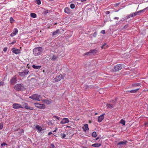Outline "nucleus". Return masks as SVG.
<instances>
[{
	"label": "nucleus",
	"instance_id": "nucleus-12",
	"mask_svg": "<svg viewBox=\"0 0 148 148\" xmlns=\"http://www.w3.org/2000/svg\"><path fill=\"white\" fill-rule=\"evenodd\" d=\"M18 32V30L16 28H14L13 32L10 35L11 37H13L16 35Z\"/></svg>",
	"mask_w": 148,
	"mask_h": 148
},
{
	"label": "nucleus",
	"instance_id": "nucleus-2",
	"mask_svg": "<svg viewBox=\"0 0 148 148\" xmlns=\"http://www.w3.org/2000/svg\"><path fill=\"white\" fill-rule=\"evenodd\" d=\"M29 72L28 69H25V67H22L21 69V71L18 72V75L21 77H24L27 75Z\"/></svg>",
	"mask_w": 148,
	"mask_h": 148
},
{
	"label": "nucleus",
	"instance_id": "nucleus-61",
	"mask_svg": "<svg viewBox=\"0 0 148 148\" xmlns=\"http://www.w3.org/2000/svg\"><path fill=\"white\" fill-rule=\"evenodd\" d=\"M66 128H67V127H69H69H70V126H66Z\"/></svg>",
	"mask_w": 148,
	"mask_h": 148
},
{
	"label": "nucleus",
	"instance_id": "nucleus-28",
	"mask_svg": "<svg viewBox=\"0 0 148 148\" xmlns=\"http://www.w3.org/2000/svg\"><path fill=\"white\" fill-rule=\"evenodd\" d=\"M140 83H135V84H132V86H133L136 87L140 86Z\"/></svg>",
	"mask_w": 148,
	"mask_h": 148
},
{
	"label": "nucleus",
	"instance_id": "nucleus-41",
	"mask_svg": "<svg viewBox=\"0 0 148 148\" xmlns=\"http://www.w3.org/2000/svg\"><path fill=\"white\" fill-rule=\"evenodd\" d=\"M14 21V20L13 19V18H11V17L10 18V22L11 23H12Z\"/></svg>",
	"mask_w": 148,
	"mask_h": 148
},
{
	"label": "nucleus",
	"instance_id": "nucleus-34",
	"mask_svg": "<svg viewBox=\"0 0 148 148\" xmlns=\"http://www.w3.org/2000/svg\"><path fill=\"white\" fill-rule=\"evenodd\" d=\"M35 127L37 130H41V127L38 125H36Z\"/></svg>",
	"mask_w": 148,
	"mask_h": 148
},
{
	"label": "nucleus",
	"instance_id": "nucleus-17",
	"mask_svg": "<svg viewBox=\"0 0 148 148\" xmlns=\"http://www.w3.org/2000/svg\"><path fill=\"white\" fill-rule=\"evenodd\" d=\"M58 57L54 55H53L51 56L49 59H50L52 61H55L57 59Z\"/></svg>",
	"mask_w": 148,
	"mask_h": 148
},
{
	"label": "nucleus",
	"instance_id": "nucleus-38",
	"mask_svg": "<svg viewBox=\"0 0 148 148\" xmlns=\"http://www.w3.org/2000/svg\"><path fill=\"white\" fill-rule=\"evenodd\" d=\"M36 3L38 5H40L41 4V2L40 0H37L36 1Z\"/></svg>",
	"mask_w": 148,
	"mask_h": 148
},
{
	"label": "nucleus",
	"instance_id": "nucleus-10",
	"mask_svg": "<svg viewBox=\"0 0 148 148\" xmlns=\"http://www.w3.org/2000/svg\"><path fill=\"white\" fill-rule=\"evenodd\" d=\"M69 122V120L68 118H63L60 121V123L61 124H63Z\"/></svg>",
	"mask_w": 148,
	"mask_h": 148
},
{
	"label": "nucleus",
	"instance_id": "nucleus-6",
	"mask_svg": "<svg viewBox=\"0 0 148 148\" xmlns=\"http://www.w3.org/2000/svg\"><path fill=\"white\" fill-rule=\"evenodd\" d=\"M34 104L36 107L39 108L44 109L45 108V106L44 104H40L38 103H35Z\"/></svg>",
	"mask_w": 148,
	"mask_h": 148
},
{
	"label": "nucleus",
	"instance_id": "nucleus-56",
	"mask_svg": "<svg viewBox=\"0 0 148 148\" xmlns=\"http://www.w3.org/2000/svg\"><path fill=\"white\" fill-rule=\"evenodd\" d=\"M114 19L118 20L119 19V18L118 17H115L114 18Z\"/></svg>",
	"mask_w": 148,
	"mask_h": 148
},
{
	"label": "nucleus",
	"instance_id": "nucleus-40",
	"mask_svg": "<svg viewBox=\"0 0 148 148\" xmlns=\"http://www.w3.org/2000/svg\"><path fill=\"white\" fill-rule=\"evenodd\" d=\"M7 144L5 143H2L1 144V147L3 146H5V145H7Z\"/></svg>",
	"mask_w": 148,
	"mask_h": 148
},
{
	"label": "nucleus",
	"instance_id": "nucleus-25",
	"mask_svg": "<svg viewBox=\"0 0 148 148\" xmlns=\"http://www.w3.org/2000/svg\"><path fill=\"white\" fill-rule=\"evenodd\" d=\"M127 142V141H121L119 142L117 144L118 145H125L126 144Z\"/></svg>",
	"mask_w": 148,
	"mask_h": 148
},
{
	"label": "nucleus",
	"instance_id": "nucleus-60",
	"mask_svg": "<svg viewBox=\"0 0 148 148\" xmlns=\"http://www.w3.org/2000/svg\"><path fill=\"white\" fill-rule=\"evenodd\" d=\"M98 138H99V137H97V138H96V140H97L98 139Z\"/></svg>",
	"mask_w": 148,
	"mask_h": 148
},
{
	"label": "nucleus",
	"instance_id": "nucleus-54",
	"mask_svg": "<svg viewBox=\"0 0 148 148\" xmlns=\"http://www.w3.org/2000/svg\"><path fill=\"white\" fill-rule=\"evenodd\" d=\"M23 105L25 106H27V105H28V104L27 103H23Z\"/></svg>",
	"mask_w": 148,
	"mask_h": 148
},
{
	"label": "nucleus",
	"instance_id": "nucleus-36",
	"mask_svg": "<svg viewBox=\"0 0 148 148\" xmlns=\"http://www.w3.org/2000/svg\"><path fill=\"white\" fill-rule=\"evenodd\" d=\"M61 136L62 138H64L66 136V135L64 134H61Z\"/></svg>",
	"mask_w": 148,
	"mask_h": 148
},
{
	"label": "nucleus",
	"instance_id": "nucleus-22",
	"mask_svg": "<svg viewBox=\"0 0 148 148\" xmlns=\"http://www.w3.org/2000/svg\"><path fill=\"white\" fill-rule=\"evenodd\" d=\"M51 12V11L50 10L49 11L48 10H47L45 9L43 11L42 13L44 14H45L49 12Z\"/></svg>",
	"mask_w": 148,
	"mask_h": 148
},
{
	"label": "nucleus",
	"instance_id": "nucleus-14",
	"mask_svg": "<svg viewBox=\"0 0 148 148\" xmlns=\"http://www.w3.org/2000/svg\"><path fill=\"white\" fill-rule=\"evenodd\" d=\"M17 80L16 77L15 76H14L12 78L10 82L11 84H13L16 83Z\"/></svg>",
	"mask_w": 148,
	"mask_h": 148
},
{
	"label": "nucleus",
	"instance_id": "nucleus-39",
	"mask_svg": "<svg viewBox=\"0 0 148 148\" xmlns=\"http://www.w3.org/2000/svg\"><path fill=\"white\" fill-rule=\"evenodd\" d=\"M48 125L49 126H51V125H52V123L51 121H48Z\"/></svg>",
	"mask_w": 148,
	"mask_h": 148
},
{
	"label": "nucleus",
	"instance_id": "nucleus-58",
	"mask_svg": "<svg viewBox=\"0 0 148 148\" xmlns=\"http://www.w3.org/2000/svg\"><path fill=\"white\" fill-rule=\"evenodd\" d=\"M38 130V132L39 133H40V132L42 131V130Z\"/></svg>",
	"mask_w": 148,
	"mask_h": 148
},
{
	"label": "nucleus",
	"instance_id": "nucleus-59",
	"mask_svg": "<svg viewBox=\"0 0 148 148\" xmlns=\"http://www.w3.org/2000/svg\"><path fill=\"white\" fill-rule=\"evenodd\" d=\"M56 130H54V131H53V132H56Z\"/></svg>",
	"mask_w": 148,
	"mask_h": 148
},
{
	"label": "nucleus",
	"instance_id": "nucleus-51",
	"mask_svg": "<svg viewBox=\"0 0 148 148\" xmlns=\"http://www.w3.org/2000/svg\"><path fill=\"white\" fill-rule=\"evenodd\" d=\"M144 125L145 126H146L147 125H148V122H147L145 123L144 124Z\"/></svg>",
	"mask_w": 148,
	"mask_h": 148
},
{
	"label": "nucleus",
	"instance_id": "nucleus-4",
	"mask_svg": "<svg viewBox=\"0 0 148 148\" xmlns=\"http://www.w3.org/2000/svg\"><path fill=\"white\" fill-rule=\"evenodd\" d=\"M14 89L16 90L23 91L25 89L21 84H17L14 87Z\"/></svg>",
	"mask_w": 148,
	"mask_h": 148
},
{
	"label": "nucleus",
	"instance_id": "nucleus-35",
	"mask_svg": "<svg viewBox=\"0 0 148 148\" xmlns=\"http://www.w3.org/2000/svg\"><path fill=\"white\" fill-rule=\"evenodd\" d=\"M95 51V49H94L92 50H91L90 51V53H91V55H92L94 53V52Z\"/></svg>",
	"mask_w": 148,
	"mask_h": 148
},
{
	"label": "nucleus",
	"instance_id": "nucleus-1",
	"mask_svg": "<svg viewBox=\"0 0 148 148\" xmlns=\"http://www.w3.org/2000/svg\"><path fill=\"white\" fill-rule=\"evenodd\" d=\"M42 51L43 49L42 47H36L33 50V54L35 56H38L42 53Z\"/></svg>",
	"mask_w": 148,
	"mask_h": 148
},
{
	"label": "nucleus",
	"instance_id": "nucleus-55",
	"mask_svg": "<svg viewBox=\"0 0 148 148\" xmlns=\"http://www.w3.org/2000/svg\"><path fill=\"white\" fill-rule=\"evenodd\" d=\"M16 41H13L11 43V44H14L16 42Z\"/></svg>",
	"mask_w": 148,
	"mask_h": 148
},
{
	"label": "nucleus",
	"instance_id": "nucleus-52",
	"mask_svg": "<svg viewBox=\"0 0 148 148\" xmlns=\"http://www.w3.org/2000/svg\"><path fill=\"white\" fill-rule=\"evenodd\" d=\"M101 32L103 34H105V30H102Z\"/></svg>",
	"mask_w": 148,
	"mask_h": 148
},
{
	"label": "nucleus",
	"instance_id": "nucleus-49",
	"mask_svg": "<svg viewBox=\"0 0 148 148\" xmlns=\"http://www.w3.org/2000/svg\"><path fill=\"white\" fill-rule=\"evenodd\" d=\"M106 43H104V44H103L102 46H101V48L102 49H103V48H104V47L106 45Z\"/></svg>",
	"mask_w": 148,
	"mask_h": 148
},
{
	"label": "nucleus",
	"instance_id": "nucleus-46",
	"mask_svg": "<svg viewBox=\"0 0 148 148\" xmlns=\"http://www.w3.org/2000/svg\"><path fill=\"white\" fill-rule=\"evenodd\" d=\"M97 35V33L96 32H94L92 35L94 37H95Z\"/></svg>",
	"mask_w": 148,
	"mask_h": 148
},
{
	"label": "nucleus",
	"instance_id": "nucleus-21",
	"mask_svg": "<svg viewBox=\"0 0 148 148\" xmlns=\"http://www.w3.org/2000/svg\"><path fill=\"white\" fill-rule=\"evenodd\" d=\"M132 17V14H131L129 15H127L126 17L125 18H123V20H124Z\"/></svg>",
	"mask_w": 148,
	"mask_h": 148
},
{
	"label": "nucleus",
	"instance_id": "nucleus-48",
	"mask_svg": "<svg viewBox=\"0 0 148 148\" xmlns=\"http://www.w3.org/2000/svg\"><path fill=\"white\" fill-rule=\"evenodd\" d=\"M4 85V83L3 82H0V86Z\"/></svg>",
	"mask_w": 148,
	"mask_h": 148
},
{
	"label": "nucleus",
	"instance_id": "nucleus-16",
	"mask_svg": "<svg viewBox=\"0 0 148 148\" xmlns=\"http://www.w3.org/2000/svg\"><path fill=\"white\" fill-rule=\"evenodd\" d=\"M140 88H138L134 90H128L127 91V92H130V93H136V92H137V91L139 90Z\"/></svg>",
	"mask_w": 148,
	"mask_h": 148
},
{
	"label": "nucleus",
	"instance_id": "nucleus-37",
	"mask_svg": "<svg viewBox=\"0 0 148 148\" xmlns=\"http://www.w3.org/2000/svg\"><path fill=\"white\" fill-rule=\"evenodd\" d=\"M90 51L89 52H87L84 54V55H91Z\"/></svg>",
	"mask_w": 148,
	"mask_h": 148
},
{
	"label": "nucleus",
	"instance_id": "nucleus-24",
	"mask_svg": "<svg viewBox=\"0 0 148 148\" xmlns=\"http://www.w3.org/2000/svg\"><path fill=\"white\" fill-rule=\"evenodd\" d=\"M24 108L27 109H30L31 110H33L34 108L32 107H31L27 105V106H25L24 107Z\"/></svg>",
	"mask_w": 148,
	"mask_h": 148
},
{
	"label": "nucleus",
	"instance_id": "nucleus-62",
	"mask_svg": "<svg viewBox=\"0 0 148 148\" xmlns=\"http://www.w3.org/2000/svg\"><path fill=\"white\" fill-rule=\"evenodd\" d=\"M119 4V3L116 4V5H118Z\"/></svg>",
	"mask_w": 148,
	"mask_h": 148
},
{
	"label": "nucleus",
	"instance_id": "nucleus-30",
	"mask_svg": "<svg viewBox=\"0 0 148 148\" xmlns=\"http://www.w3.org/2000/svg\"><path fill=\"white\" fill-rule=\"evenodd\" d=\"M43 102L47 104H49L50 103V102L47 100H44L43 101Z\"/></svg>",
	"mask_w": 148,
	"mask_h": 148
},
{
	"label": "nucleus",
	"instance_id": "nucleus-45",
	"mask_svg": "<svg viewBox=\"0 0 148 148\" xmlns=\"http://www.w3.org/2000/svg\"><path fill=\"white\" fill-rule=\"evenodd\" d=\"M128 27V25H125L124 27H123V28L124 29H127Z\"/></svg>",
	"mask_w": 148,
	"mask_h": 148
},
{
	"label": "nucleus",
	"instance_id": "nucleus-7",
	"mask_svg": "<svg viewBox=\"0 0 148 148\" xmlns=\"http://www.w3.org/2000/svg\"><path fill=\"white\" fill-rule=\"evenodd\" d=\"M12 107L13 108L15 109H18L20 108H23V107H22L21 105L17 103H14L13 104Z\"/></svg>",
	"mask_w": 148,
	"mask_h": 148
},
{
	"label": "nucleus",
	"instance_id": "nucleus-29",
	"mask_svg": "<svg viewBox=\"0 0 148 148\" xmlns=\"http://www.w3.org/2000/svg\"><path fill=\"white\" fill-rule=\"evenodd\" d=\"M59 30H57L55 31L54 32H53L52 35H56L58 34L59 32Z\"/></svg>",
	"mask_w": 148,
	"mask_h": 148
},
{
	"label": "nucleus",
	"instance_id": "nucleus-5",
	"mask_svg": "<svg viewBox=\"0 0 148 148\" xmlns=\"http://www.w3.org/2000/svg\"><path fill=\"white\" fill-rule=\"evenodd\" d=\"M124 65L123 64H118L114 66L113 71H117L121 69L123 67H124Z\"/></svg>",
	"mask_w": 148,
	"mask_h": 148
},
{
	"label": "nucleus",
	"instance_id": "nucleus-33",
	"mask_svg": "<svg viewBox=\"0 0 148 148\" xmlns=\"http://www.w3.org/2000/svg\"><path fill=\"white\" fill-rule=\"evenodd\" d=\"M75 5L73 4H71L70 5V8L71 9H73L75 8Z\"/></svg>",
	"mask_w": 148,
	"mask_h": 148
},
{
	"label": "nucleus",
	"instance_id": "nucleus-19",
	"mask_svg": "<svg viewBox=\"0 0 148 148\" xmlns=\"http://www.w3.org/2000/svg\"><path fill=\"white\" fill-rule=\"evenodd\" d=\"M101 144L100 143H94L92 145V146L95 147H98L101 146Z\"/></svg>",
	"mask_w": 148,
	"mask_h": 148
},
{
	"label": "nucleus",
	"instance_id": "nucleus-26",
	"mask_svg": "<svg viewBox=\"0 0 148 148\" xmlns=\"http://www.w3.org/2000/svg\"><path fill=\"white\" fill-rule=\"evenodd\" d=\"M125 121L123 119H121L120 121V123L122 124L124 126L125 125Z\"/></svg>",
	"mask_w": 148,
	"mask_h": 148
},
{
	"label": "nucleus",
	"instance_id": "nucleus-15",
	"mask_svg": "<svg viewBox=\"0 0 148 148\" xmlns=\"http://www.w3.org/2000/svg\"><path fill=\"white\" fill-rule=\"evenodd\" d=\"M104 115L105 114H103L98 117V121L99 122H101L102 120L104 118Z\"/></svg>",
	"mask_w": 148,
	"mask_h": 148
},
{
	"label": "nucleus",
	"instance_id": "nucleus-20",
	"mask_svg": "<svg viewBox=\"0 0 148 148\" xmlns=\"http://www.w3.org/2000/svg\"><path fill=\"white\" fill-rule=\"evenodd\" d=\"M83 130H89L88 125L87 124L84 125V126L82 127Z\"/></svg>",
	"mask_w": 148,
	"mask_h": 148
},
{
	"label": "nucleus",
	"instance_id": "nucleus-23",
	"mask_svg": "<svg viewBox=\"0 0 148 148\" xmlns=\"http://www.w3.org/2000/svg\"><path fill=\"white\" fill-rule=\"evenodd\" d=\"M32 67L35 69H40L41 67V66H36L35 65H32Z\"/></svg>",
	"mask_w": 148,
	"mask_h": 148
},
{
	"label": "nucleus",
	"instance_id": "nucleus-43",
	"mask_svg": "<svg viewBox=\"0 0 148 148\" xmlns=\"http://www.w3.org/2000/svg\"><path fill=\"white\" fill-rule=\"evenodd\" d=\"M116 99H114V100H113L112 101H110V103L112 104H114V103H113V101H115V104L116 103Z\"/></svg>",
	"mask_w": 148,
	"mask_h": 148
},
{
	"label": "nucleus",
	"instance_id": "nucleus-8",
	"mask_svg": "<svg viewBox=\"0 0 148 148\" xmlns=\"http://www.w3.org/2000/svg\"><path fill=\"white\" fill-rule=\"evenodd\" d=\"M115 101H113V103H114V104H112L110 103L107 104L106 105V106L107 108L109 109H111L114 108L115 105Z\"/></svg>",
	"mask_w": 148,
	"mask_h": 148
},
{
	"label": "nucleus",
	"instance_id": "nucleus-50",
	"mask_svg": "<svg viewBox=\"0 0 148 148\" xmlns=\"http://www.w3.org/2000/svg\"><path fill=\"white\" fill-rule=\"evenodd\" d=\"M105 13H106V14H107V15L108 14H109L110 13V12L109 11H106V12Z\"/></svg>",
	"mask_w": 148,
	"mask_h": 148
},
{
	"label": "nucleus",
	"instance_id": "nucleus-18",
	"mask_svg": "<svg viewBox=\"0 0 148 148\" xmlns=\"http://www.w3.org/2000/svg\"><path fill=\"white\" fill-rule=\"evenodd\" d=\"M64 12L65 13L68 14H69L71 12L70 9L68 8H66L64 9Z\"/></svg>",
	"mask_w": 148,
	"mask_h": 148
},
{
	"label": "nucleus",
	"instance_id": "nucleus-57",
	"mask_svg": "<svg viewBox=\"0 0 148 148\" xmlns=\"http://www.w3.org/2000/svg\"><path fill=\"white\" fill-rule=\"evenodd\" d=\"M52 134V132H49V133H48V135H50L51 134Z\"/></svg>",
	"mask_w": 148,
	"mask_h": 148
},
{
	"label": "nucleus",
	"instance_id": "nucleus-27",
	"mask_svg": "<svg viewBox=\"0 0 148 148\" xmlns=\"http://www.w3.org/2000/svg\"><path fill=\"white\" fill-rule=\"evenodd\" d=\"M30 15L32 17L34 18H36L37 16L36 14L34 13H31Z\"/></svg>",
	"mask_w": 148,
	"mask_h": 148
},
{
	"label": "nucleus",
	"instance_id": "nucleus-3",
	"mask_svg": "<svg viewBox=\"0 0 148 148\" xmlns=\"http://www.w3.org/2000/svg\"><path fill=\"white\" fill-rule=\"evenodd\" d=\"M29 98L33 100L38 101H40L42 98L41 96L40 95L36 94H35L30 96Z\"/></svg>",
	"mask_w": 148,
	"mask_h": 148
},
{
	"label": "nucleus",
	"instance_id": "nucleus-32",
	"mask_svg": "<svg viewBox=\"0 0 148 148\" xmlns=\"http://www.w3.org/2000/svg\"><path fill=\"white\" fill-rule=\"evenodd\" d=\"M53 118H54L55 119H57L58 120H60V117H58V116H53Z\"/></svg>",
	"mask_w": 148,
	"mask_h": 148
},
{
	"label": "nucleus",
	"instance_id": "nucleus-64",
	"mask_svg": "<svg viewBox=\"0 0 148 148\" xmlns=\"http://www.w3.org/2000/svg\"><path fill=\"white\" fill-rule=\"evenodd\" d=\"M97 113H96L95 114V115H96L97 114Z\"/></svg>",
	"mask_w": 148,
	"mask_h": 148
},
{
	"label": "nucleus",
	"instance_id": "nucleus-11",
	"mask_svg": "<svg viewBox=\"0 0 148 148\" xmlns=\"http://www.w3.org/2000/svg\"><path fill=\"white\" fill-rule=\"evenodd\" d=\"M62 76L61 75H57L54 79L55 81L56 82H58L61 80L62 78Z\"/></svg>",
	"mask_w": 148,
	"mask_h": 148
},
{
	"label": "nucleus",
	"instance_id": "nucleus-42",
	"mask_svg": "<svg viewBox=\"0 0 148 148\" xmlns=\"http://www.w3.org/2000/svg\"><path fill=\"white\" fill-rule=\"evenodd\" d=\"M3 126V124L2 123H0V130L2 129Z\"/></svg>",
	"mask_w": 148,
	"mask_h": 148
},
{
	"label": "nucleus",
	"instance_id": "nucleus-13",
	"mask_svg": "<svg viewBox=\"0 0 148 148\" xmlns=\"http://www.w3.org/2000/svg\"><path fill=\"white\" fill-rule=\"evenodd\" d=\"M145 9L143 10H140L139 11L136 12H135L131 13L132 14V17L135 16L137 15H139L140 14V12H142L144 11V10H145Z\"/></svg>",
	"mask_w": 148,
	"mask_h": 148
},
{
	"label": "nucleus",
	"instance_id": "nucleus-53",
	"mask_svg": "<svg viewBox=\"0 0 148 148\" xmlns=\"http://www.w3.org/2000/svg\"><path fill=\"white\" fill-rule=\"evenodd\" d=\"M51 146L52 148H55V146L53 144H51Z\"/></svg>",
	"mask_w": 148,
	"mask_h": 148
},
{
	"label": "nucleus",
	"instance_id": "nucleus-63",
	"mask_svg": "<svg viewBox=\"0 0 148 148\" xmlns=\"http://www.w3.org/2000/svg\"><path fill=\"white\" fill-rule=\"evenodd\" d=\"M22 133H23V132H24L23 130H22Z\"/></svg>",
	"mask_w": 148,
	"mask_h": 148
},
{
	"label": "nucleus",
	"instance_id": "nucleus-47",
	"mask_svg": "<svg viewBox=\"0 0 148 148\" xmlns=\"http://www.w3.org/2000/svg\"><path fill=\"white\" fill-rule=\"evenodd\" d=\"M85 89H87L88 88H91V86H87V85H86L85 86Z\"/></svg>",
	"mask_w": 148,
	"mask_h": 148
},
{
	"label": "nucleus",
	"instance_id": "nucleus-31",
	"mask_svg": "<svg viewBox=\"0 0 148 148\" xmlns=\"http://www.w3.org/2000/svg\"><path fill=\"white\" fill-rule=\"evenodd\" d=\"M92 136L93 137H95L97 136V134L95 132H93L92 134Z\"/></svg>",
	"mask_w": 148,
	"mask_h": 148
},
{
	"label": "nucleus",
	"instance_id": "nucleus-44",
	"mask_svg": "<svg viewBox=\"0 0 148 148\" xmlns=\"http://www.w3.org/2000/svg\"><path fill=\"white\" fill-rule=\"evenodd\" d=\"M7 49L8 48L7 47H5L3 48V51L5 52L7 51Z\"/></svg>",
	"mask_w": 148,
	"mask_h": 148
},
{
	"label": "nucleus",
	"instance_id": "nucleus-9",
	"mask_svg": "<svg viewBox=\"0 0 148 148\" xmlns=\"http://www.w3.org/2000/svg\"><path fill=\"white\" fill-rule=\"evenodd\" d=\"M12 51L13 53L15 54H18L20 53V50L15 48H13L12 49Z\"/></svg>",
	"mask_w": 148,
	"mask_h": 148
}]
</instances>
